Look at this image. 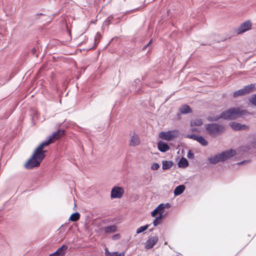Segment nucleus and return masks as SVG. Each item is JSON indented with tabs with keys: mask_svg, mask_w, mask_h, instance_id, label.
<instances>
[{
	"mask_svg": "<svg viewBox=\"0 0 256 256\" xmlns=\"http://www.w3.org/2000/svg\"><path fill=\"white\" fill-rule=\"evenodd\" d=\"M202 124V120L200 118H196L192 119L190 122V126H200Z\"/></svg>",
	"mask_w": 256,
	"mask_h": 256,
	"instance_id": "obj_19",
	"label": "nucleus"
},
{
	"mask_svg": "<svg viewBox=\"0 0 256 256\" xmlns=\"http://www.w3.org/2000/svg\"><path fill=\"white\" fill-rule=\"evenodd\" d=\"M64 134V130H59L50 136L48 140L43 142L35 150L30 158L26 164V168L28 169H32L38 166L44 158V154L46 152V150H43L44 147L48 146L50 144L59 139Z\"/></svg>",
	"mask_w": 256,
	"mask_h": 256,
	"instance_id": "obj_1",
	"label": "nucleus"
},
{
	"mask_svg": "<svg viewBox=\"0 0 256 256\" xmlns=\"http://www.w3.org/2000/svg\"><path fill=\"white\" fill-rule=\"evenodd\" d=\"M36 52V48H33L32 50V52L33 54L35 55Z\"/></svg>",
	"mask_w": 256,
	"mask_h": 256,
	"instance_id": "obj_33",
	"label": "nucleus"
},
{
	"mask_svg": "<svg viewBox=\"0 0 256 256\" xmlns=\"http://www.w3.org/2000/svg\"><path fill=\"white\" fill-rule=\"evenodd\" d=\"M178 164L180 168H185L188 166V162L186 158H182L178 162Z\"/></svg>",
	"mask_w": 256,
	"mask_h": 256,
	"instance_id": "obj_17",
	"label": "nucleus"
},
{
	"mask_svg": "<svg viewBox=\"0 0 256 256\" xmlns=\"http://www.w3.org/2000/svg\"><path fill=\"white\" fill-rule=\"evenodd\" d=\"M120 238V236L119 234H114L112 236V238L113 240H118Z\"/></svg>",
	"mask_w": 256,
	"mask_h": 256,
	"instance_id": "obj_31",
	"label": "nucleus"
},
{
	"mask_svg": "<svg viewBox=\"0 0 256 256\" xmlns=\"http://www.w3.org/2000/svg\"><path fill=\"white\" fill-rule=\"evenodd\" d=\"M152 42V40H150V42H148V44H147V46H145L144 48V49L146 46H149V45L151 44Z\"/></svg>",
	"mask_w": 256,
	"mask_h": 256,
	"instance_id": "obj_35",
	"label": "nucleus"
},
{
	"mask_svg": "<svg viewBox=\"0 0 256 256\" xmlns=\"http://www.w3.org/2000/svg\"><path fill=\"white\" fill-rule=\"evenodd\" d=\"M158 238L157 236H150L145 243L144 247L148 250L152 248L158 242Z\"/></svg>",
	"mask_w": 256,
	"mask_h": 256,
	"instance_id": "obj_10",
	"label": "nucleus"
},
{
	"mask_svg": "<svg viewBox=\"0 0 256 256\" xmlns=\"http://www.w3.org/2000/svg\"><path fill=\"white\" fill-rule=\"evenodd\" d=\"M130 146H135L140 144V140L138 136L134 132H131L130 134Z\"/></svg>",
	"mask_w": 256,
	"mask_h": 256,
	"instance_id": "obj_9",
	"label": "nucleus"
},
{
	"mask_svg": "<svg viewBox=\"0 0 256 256\" xmlns=\"http://www.w3.org/2000/svg\"><path fill=\"white\" fill-rule=\"evenodd\" d=\"M102 230L106 234H112L116 232L117 226L114 224L109 226L103 228Z\"/></svg>",
	"mask_w": 256,
	"mask_h": 256,
	"instance_id": "obj_14",
	"label": "nucleus"
},
{
	"mask_svg": "<svg viewBox=\"0 0 256 256\" xmlns=\"http://www.w3.org/2000/svg\"><path fill=\"white\" fill-rule=\"evenodd\" d=\"M198 135H196L195 134H188L186 137L188 138H192V139H193V140H196V138H198Z\"/></svg>",
	"mask_w": 256,
	"mask_h": 256,
	"instance_id": "obj_28",
	"label": "nucleus"
},
{
	"mask_svg": "<svg viewBox=\"0 0 256 256\" xmlns=\"http://www.w3.org/2000/svg\"><path fill=\"white\" fill-rule=\"evenodd\" d=\"M205 127L208 134L212 137L219 135L224 130L223 126L216 124H207Z\"/></svg>",
	"mask_w": 256,
	"mask_h": 256,
	"instance_id": "obj_4",
	"label": "nucleus"
},
{
	"mask_svg": "<svg viewBox=\"0 0 256 256\" xmlns=\"http://www.w3.org/2000/svg\"><path fill=\"white\" fill-rule=\"evenodd\" d=\"M230 125L232 128L235 130H246L248 128V126L236 122H231L230 123Z\"/></svg>",
	"mask_w": 256,
	"mask_h": 256,
	"instance_id": "obj_12",
	"label": "nucleus"
},
{
	"mask_svg": "<svg viewBox=\"0 0 256 256\" xmlns=\"http://www.w3.org/2000/svg\"><path fill=\"white\" fill-rule=\"evenodd\" d=\"M173 163L170 161H164L162 162V169L164 170H168L172 166Z\"/></svg>",
	"mask_w": 256,
	"mask_h": 256,
	"instance_id": "obj_22",
	"label": "nucleus"
},
{
	"mask_svg": "<svg viewBox=\"0 0 256 256\" xmlns=\"http://www.w3.org/2000/svg\"><path fill=\"white\" fill-rule=\"evenodd\" d=\"M140 82L139 80H136L134 82L137 83L138 82Z\"/></svg>",
	"mask_w": 256,
	"mask_h": 256,
	"instance_id": "obj_36",
	"label": "nucleus"
},
{
	"mask_svg": "<svg viewBox=\"0 0 256 256\" xmlns=\"http://www.w3.org/2000/svg\"><path fill=\"white\" fill-rule=\"evenodd\" d=\"M192 131H195V130H197L196 129H194V128H192Z\"/></svg>",
	"mask_w": 256,
	"mask_h": 256,
	"instance_id": "obj_37",
	"label": "nucleus"
},
{
	"mask_svg": "<svg viewBox=\"0 0 256 256\" xmlns=\"http://www.w3.org/2000/svg\"><path fill=\"white\" fill-rule=\"evenodd\" d=\"M185 190L184 185H180L176 188L174 190V194L175 196H178L182 194Z\"/></svg>",
	"mask_w": 256,
	"mask_h": 256,
	"instance_id": "obj_16",
	"label": "nucleus"
},
{
	"mask_svg": "<svg viewBox=\"0 0 256 256\" xmlns=\"http://www.w3.org/2000/svg\"><path fill=\"white\" fill-rule=\"evenodd\" d=\"M68 246L62 245L59 248L54 252L52 253L48 256H65L66 252L68 250Z\"/></svg>",
	"mask_w": 256,
	"mask_h": 256,
	"instance_id": "obj_11",
	"label": "nucleus"
},
{
	"mask_svg": "<svg viewBox=\"0 0 256 256\" xmlns=\"http://www.w3.org/2000/svg\"><path fill=\"white\" fill-rule=\"evenodd\" d=\"M190 108L188 105H183L180 108V111L182 114H187L190 112Z\"/></svg>",
	"mask_w": 256,
	"mask_h": 256,
	"instance_id": "obj_20",
	"label": "nucleus"
},
{
	"mask_svg": "<svg viewBox=\"0 0 256 256\" xmlns=\"http://www.w3.org/2000/svg\"><path fill=\"white\" fill-rule=\"evenodd\" d=\"M100 38V32H97L95 38V42L97 40H99Z\"/></svg>",
	"mask_w": 256,
	"mask_h": 256,
	"instance_id": "obj_32",
	"label": "nucleus"
},
{
	"mask_svg": "<svg viewBox=\"0 0 256 256\" xmlns=\"http://www.w3.org/2000/svg\"><path fill=\"white\" fill-rule=\"evenodd\" d=\"M244 162H240V163H238V164H243V163H244Z\"/></svg>",
	"mask_w": 256,
	"mask_h": 256,
	"instance_id": "obj_38",
	"label": "nucleus"
},
{
	"mask_svg": "<svg viewBox=\"0 0 256 256\" xmlns=\"http://www.w3.org/2000/svg\"><path fill=\"white\" fill-rule=\"evenodd\" d=\"M148 228V224L140 227L136 230V234H138L141 232H143L146 230Z\"/></svg>",
	"mask_w": 256,
	"mask_h": 256,
	"instance_id": "obj_24",
	"label": "nucleus"
},
{
	"mask_svg": "<svg viewBox=\"0 0 256 256\" xmlns=\"http://www.w3.org/2000/svg\"><path fill=\"white\" fill-rule=\"evenodd\" d=\"M187 156L188 158H193L194 157V154L192 152L191 150H189Z\"/></svg>",
	"mask_w": 256,
	"mask_h": 256,
	"instance_id": "obj_29",
	"label": "nucleus"
},
{
	"mask_svg": "<svg viewBox=\"0 0 256 256\" xmlns=\"http://www.w3.org/2000/svg\"><path fill=\"white\" fill-rule=\"evenodd\" d=\"M179 133L177 130H174L168 132H162L159 134V137L166 140H172L178 136Z\"/></svg>",
	"mask_w": 256,
	"mask_h": 256,
	"instance_id": "obj_5",
	"label": "nucleus"
},
{
	"mask_svg": "<svg viewBox=\"0 0 256 256\" xmlns=\"http://www.w3.org/2000/svg\"><path fill=\"white\" fill-rule=\"evenodd\" d=\"M254 86V84H251L244 86V88L234 92V97L237 98L239 96H244L252 92Z\"/></svg>",
	"mask_w": 256,
	"mask_h": 256,
	"instance_id": "obj_7",
	"label": "nucleus"
},
{
	"mask_svg": "<svg viewBox=\"0 0 256 256\" xmlns=\"http://www.w3.org/2000/svg\"><path fill=\"white\" fill-rule=\"evenodd\" d=\"M106 256H124L125 254L124 252L118 253V252H108L107 248L105 249Z\"/></svg>",
	"mask_w": 256,
	"mask_h": 256,
	"instance_id": "obj_18",
	"label": "nucleus"
},
{
	"mask_svg": "<svg viewBox=\"0 0 256 256\" xmlns=\"http://www.w3.org/2000/svg\"><path fill=\"white\" fill-rule=\"evenodd\" d=\"M252 24L250 20H248L242 23L236 30L238 34H243L252 29Z\"/></svg>",
	"mask_w": 256,
	"mask_h": 256,
	"instance_id": "obj_6",
	"label": "nucleus"
},
{
	"mask_svg": "<svg viewBox=\"0 0 256 256\" xmlns=\"http://www.w3.org/2000/svg\"><path fill=\"white\" fill-rule=\"evenodd\" d=\"M110 18H108L106 21L104 22L106 24H110Z\"/></svg>",
	"mask_w": 256,
	"mask_h": 256,
	"instance_id": "obj_34",
	"label": "nucleus"
},
{
	"mask_svg": "<svg viewBox=\"0 0 256 256\" xmlns=\"http://www.w3.org/2000/svg\"><path fill=\"white\" fill-rule=\"evenodd\" d=\"M248 112L240 108H231L222 112L220 116H210L208 120L209 121H216L220 118L224 119H236L246 115Z\"/></svg>",
	"mask_w": 256,
	"mask_h": 256,
	"instance_id": "obj_2",
	"label": "nucleus"
},
{
	"mask_svg": "<svg viewBox=\"0 0 256 256\" xmlns=\"http://www.w3.org/2000/svg\"><path fill=\"white\" fill-rule=\"evenodd\" d=\"M236 152L234 150H230L222 152V153L208 158L209 162L212 164H216L220 162H224L236 154Z\"/></svg>",
	"mask_w": 256,
	"mask_h": 256,
	"instance_id": "obj_3",
	"label": "nucleus"
},
{
	"mask_svg": "<svg viewBox=\"0 0 256 256\" xmlns=\"http://www.w3.org/2000/svg\"><path fill=\"white\" fill-rule=\"evenodd\" d=\"M124 191L122 188L114 186L111 191L110 196L112 198H116L122 197Z\"/></svg>",
	"mask_w": 256,
	"mask_h": 256,
	"instance_id": "obj_8",
	"label": "nucleus"
},
{
	"mask_svg": "<svg viewBox=\"0 0 256 256\" xmlns=\"http://www.w3.org/2000/svg\"><path fill=\"white\" fill-rule=\"evenodd\" d=\"M250 102L256 106V94L252 96L249 98Z\"/></svg>",
	"mask_w": 256,
	"mask_h": 256,
	"instance_id": "obj_26",
	"label": "nucleus"
},
{
	"mask_svg": "<svg viewBox=\"0 0 256 256\" xmlns=\"http://www.w3.org/2000/svg\"><path fill=\"white\" fill-rule=\"evenodd\" d=\"M160 167L159 164L158 163H154L151 166V168L152 170H157Z\"/></svg>",
	"mask_w": 256,
	"mask_h": 256,
	"instance_id": "obj_27",
	"label": "nucleus"
},
{
	"mask_svg": "<svg viewBox=\"0 0 256 256\" xmlns=\"http://www.w3.org/2000/svg\"><path fill=\"white\" fill-rule=\"evenodd\" d=\"M162 218V216H158V217H156V219L153 222L154 225V226H157L158 224H159Z\"/></svg>",
	"mask_w": 256,
	"mask_h": 256,
	"instance_id": "obj_25",
	"label": "nucleus"
},
{
	"mask_svg": "<svg viewBox=\"0 0 256 256\" xmlns=\"http://www.w3.org/2000/svg\"><path fill=\"white\" fill-rule=\"evenodd\" d=\"M160 204L163 205L164 206V211L165 208H170V204L169 203H166V204Z\"/></svg>",
	"mask_w": 256,
	"mask_h": 256,
	"instance_id": "obj_30",
	"label": "nucleus"
},
{
	"mask_svg": "<svg viewBox=\"0 0 256 256\" xmlns=\"http://www.w3.org/2000/svg\"><path fill=\"white\" fill-rule=\"evenodd\" d=\"M196 140L204 146H207L208 144V142L202 136H198Z\"/></svg>",
	"mask_w": 256,
	"mask_h": 256,
	"instance_id": "obj_21",
	"label": "nucleus"
},
{
	"mask_svg": "<svg viewBox=\"0 0 256 256\" xmlns=\"http://www.w3.org/2000/svg\"><path fill=\"white\" fill-rule=\"evenodd\" d=\"M158 150L162 152H166L170 148L169 146L165 142L160 141L158 144Z\"/></svg>",
	"mask_w": 256,
	"mask_h": 256,
	"instance_id": "obj_15",
	"label": "nucleus"
},
{
	"mask_svg": "<svg viewBox=\"0 0 256 256\" xmlns=\"http://www.w3.org/2000/svg\"><path fill=\"white\" fill-rule=\"evenodd\" d=\"M164 213V212L163 205L160 204L152 212V216L153 217H156V215L158 214V216H162Z\"/></svg>",
	"mask_w": 256,
	"mask_h": 256,
	"instance_id": "obj_13",
	"label": "nucleus"
},
{
	"mask_svg": "<svg viewBox=\"0 0 256 256\" xmlns=\"http://www.w3.org/2000/svg\"><path fill=\"white\" fill-rule=\"evenodd\" d=\"M80 217V214L78 212L74 213L70 216L69 218V220L76 222L79 220Z\"/></svg>",
	"mask_w": 256,
	"mask_h": 256,
	"instance_id": "obj_23",
	"label": "nucleus"
}]
</instances>
